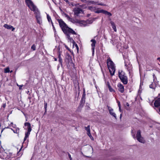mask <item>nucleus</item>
<instances>
[{"instance_id": "obj_30", "label": "nucleus", "mask_w": 160, "mask_h": 160, "mask_svg": "<svg viewBox=\"0 0 160 160\" xmlns=\"http://www.w3.org/2000/svg\"><path fill=\"white\" fill-rule=\"evenodd\" d=\"M31 49L34 51L36 49V46L34 44H33L31 47Z\"/></svg>"}, {"instance_id": "obj_38", "label": "nucleus", "mask_w": 160, "mask_h": 160, "mask_svg": "<svg viewBox=\"0 0 160 160\" xmlns=\"http://www.w3.org/2000/svg\"><path fill=\"white\" fill-rule=\"evenodd\" d=\"M3 151V149L2 148H1V146H0V152H2Z\"/></svg>"}, {"instance_id": "obj_3", "label": "nucleus", "mask_w": 160, "mask_h": 160, "mask_svg": "<svg viewBox=\"0 0 160 160\" xmlns=\"http://www.w3.org/2000/svg\"><path fill=\"white\" fill-rule=\"evenodd\" d=\"M107 63L111 75H113L115 71V66L114 64L109 57L107 59Z\"/></svg>"}, {"instance_id": "obj_46", "label": "nucleus", "mask_w": 160, "mask_h": 160, "mask_svg": "<svg viewBox=\"0 0 160 160\" xmlns=\"http://www.w3.org/2000/svg\"><path fill=\"white\" fill-rule=\"evenodd\" d=\"M54 60L55 61H57V59L56 58H54Z\"/></svg>"}, {"instance_id": "obj_25", "label": "nucleus", "mask_w": 160, "mask_h": 160, "mask_svg": "<svg viewBox=\"0 0 160 160\" xmlns=\"http://www.w3.org/2000/svg\"><path fill=\"white\" fill-rule=\"evenodd\" d=\"M150 88L152 89H155V84L154 83H152L149 85Z\"/></svg>"}, {"instance_id": "obj_45", "label": "nucleus", "mask_w": 160, "mask_h": 160, "mask_svg": "<svg viewBox=\"0 0 160 160\" xmlns=\"http://www.w3.org/2000/svg\"><path fill=\"white\" fill-rule=\"evenodd\" d=\"M159 114H160V107H159Z\"/></svg>"}, {"instance_id": "obj_36", "label": "nucleus", "mask_w": 160, "mask_h": 160, "mask_svg": "<svg viewBox=\"0 0 160 160\" xmlns=\"http://www.w3.org/2000/svg\"><path fill=\"white\" fill-rule=\"evenodd\" d=\"M117 102L118 103V107H121L120 103V102L119 101H118Z\"/></svg>"}, {"instance_id": "obj_10", "label": "nucleus", "mask_w": 160, "mask_h": 160, "mask_svg": "<svg viewBox=\"0 0 160 160\" xmlns=\"http://www.w3.org/2000/svg\"><path fill=\"white\" fill-rule=\"evenodd\" d=\"M108 108L110 114L111 116L115 118V119H117V116L116 113L114 112L113 109L111 107L108 106Z\"/></svg>"}, {"instance_id": "obj_48", "label": "nucleus", "mask_w": 160, "mask_h": 160, "mask_svg": "<svg viewBox=\"0 0 160 160\" xmlns=\"http://www.w3.org/2000/svg\"><path fill=\"white\" fill-rule=\"evenodd\" d=\"M8 157V156H7V158H8V159H9V158H11L10 157Z\"/></svg>"}, {"instance_id": "obj_8", "label": "nucleus", "mask_w": 160, "mask_h": 160, "mask_svg": "<svg viewBox=\"0 0 160 160\" xmlns=\"http://www.w3.org/2000/svg\"><path fill=\"white\" fill-rule=\"evenodd\" d=\"M34 12L37 23L40 24L42 23V20L39 11L38 10Z\"/></svg>"}, {"instance_id": "obj_24", "label": "nucleus", "mask_w": 160, "mask_h": 160, "mask_svg": "<svg viewBox=\"0 0 160 160\" xmlns=\"http://www.w3.org/2000/svg\"><path fill=\"white\" fill-rule=\"evenodd\" d=\"M104 10H103V9H101V10H96L95 12V13H103Z\"/></svg>"}, {"instance_id": "obj_17", "label": "nucleus", "mask_w": 160, "mask_h": 160, "mask_svg": "<svg viewBox=\"0 0 160 160\" xmlns=\"http://www.w3.org/2000/svg\"><path fill=\"white\" fill-rule=\"evenodd\" d=\"M89 2H91V4H98V5H100L101 6H105V5L103 3H99L98 2H95L93 1H89Z\"/></svg>"}, {"instance_id": "obj_20", "label": "nucleus", "mask_w": 160, "mask_h": 160, "mask_svg": "<svg viewBox=\"0 0 160 160\" xmlns=\"http://www.w3.org/2000/svg\"><path fill=\"white\" fill-rule=\"evenodd\" d=\"M31 131H30L29 130V131H28V132H27L25 133V138H24V141H25L27 138H28L29 136V135L30 134V132Z\"/></svg>"}, {"instance_id": "obj_13", "label": "nucleus", "mask_w": 160, "mask_h": 160, "mask_svg": "<svg viewBox=\"0 0 160 160\" xmlns=\"http://www.w3.org/2000/svg\"><path fill=\"white\" fill-rule=\"evenodd\" d=\"M3 27L9 30L11 29L12 31H14L15 29V28H14L11 25H8L7 24H5L4 25Z\"/></svg>"}, {"instance_id": "obj_18", "label": "nucleus", "mask_w": 160, "mask_h": 160, "mask_svg": "<svg viewBox=\"0 0 160 160\" xmlns=\"http://www.w3.org/2000/svg\"><path fill=\"white\" fill-rule=\"evenodd\" d=\"M11 129L14 133H18L19 132V129L18 128L14 127L13 128H12Z\"/></svg>"}, {"instance_id": "obj_15", "label": "nucleus", "mask_w": 160, "mask_h": 160, "mask_svg": "<svg viewBox=\"0 0 160 160\" xmlns=\"http://www.w3.org/2000/svg\"><path fill=\"white\" fill-rule=\"evenodd\" d=\"M24 125L25 126L27 127V128L28 129V131H29V130H30V131L32 130V128L31 127V124L30 123L25 122L24 123Z\"/></svg>"}, {"instance_id": "obj_4", "label": "nucleus", "mask_w": 160, "mask_h": 160, "mask_svg": "<svg viewBox=\"0 0 160 160\" xmlns=\"http://www.w3.org/2000/svg\"><path fill=\"white\" fill-rule=\"evenodd\" d=\"M118 73L119 77L122 82L124 84H126L128 82V78L125 75L124 72L122 71H119Z\"/></svg>"}, {"instance_id": "obj_35", "label": "nucleus", "mask_w": 160, "mask_h": 160, "mask_svg": "<svg viewBox=\"0 0 160 160\" xmlns=\"http://www.w3.org/2000/svg\"><path fill=\"white\" fill-rule=\"evenodd\" d=\"M88 1L86 2V3L87 4H88V5H90L91 4V2H89V1Z\"/></svg>"}, {"instance_id": "obj_26", "label": "nucleus", "mask_w": 160, "mask_h": 160, "mask_svg": "<svg viewBox=\"0 0 160 160\" xmlns=\"http://www.w3.org/2000/svg\"><path fill=\"white\" fill-rule=\"evenodd\" d=\"M90 125H88L87 127H85V130L87 131V132L88 133L90 132Z\"/></svg>"}, {"instance_id": "obj_16", "label": "nucleus", "mask_w": 160, "mask_h": 160, "mask_svg": "<svg viewBox=\"0 0 160 160\" xmlns=\"http://www.w3.org/2000/svg\"><path fill=\"white\" fill-rule=\"evenodd\" d=\"M110 23L111 25L112 28L114 30V31L115 32H116L117 31V28H116V27L115 25L114 22L111 21L110 22Z\"/></svg>"}, {"instance_id": "obj_34", "label": "nucleus", "mask_w": 160, "mask_h": 160, "mask_svg": "<svg viewBox=\"0 0 160 160\" xmlns=\"http://www.w3.org/2000/svg\"><path fill=\"white\" fill-rule=\"evenodd\" d=\"M68 157H69V158H70V160H72V158L71 157V155H70V154L69 153H68Z\"/></svg>"}, {"instance_id": "obj_47", "label": "nucleus", "mask_w": 160, "mask_h": 160, "mask_svg": "<svg viewBox=\"0 0 160 160\" xmlns=\"http://www.w3.org/2000/svg\"><path fill=\"white\" fill-rule=\"evenodd\" d=\"M153 78H154V77H155V75H154V74H153Z\"/></svg>"}, {"instance_id": "obj_14", "label": "nucleus", "mask_w": 160, "mask_h": 160, "mask_svg": "<svg viewBox=\"0 0 160 160\" xmlns=\"http://www.w3.org/2000/svg\"><path fill=\"white\" fill-rule=\"evenodd\" d=\"M154 105L155 107H160V98H158L155 101Z\"/></svg>"}, {"instance_id": "obj_28", "label": "nucleus", "mask_w": 160, "mask_h": 160, "mask_svg": "<svg viewBox=\"0 0 160 160\" xmlns=\"http://www.w3.org/2000/svg\"><path fill=\"white\" fill-rule=\"evenodd\" d=\"M87 134L92 140H94L92 136L90 133V132H89L88 133H87Z\"/></svg>"}, {"instance_id": "obj_5", "label": "nucleus", "mask_w": 160, "mask_h": 160, "mask_svg": "<svg viewBox=\"0 0 160 160\" xmlns=\"http://www.w3.org/2000/svg\"><path fill=\"white\" fill-rule=\"evenodd\" d=\"M133 138H136L137 140L141 143H144L145 142V141L143 137H142L141 135V132L140 130L137 131L136 137L134 134L132 135Z\"/></svg>"}, {"instance_id": "obj_27", "label": "nucleus", "mask_w": 160, "mask_h": 160, "mask_svg": "<svg viewBox=\"0 0 160 160\" xmlns=\"http://www.w3.org/2000/svg\"><path fill=\"white\" fill-rule=\"evenodd\" d=\"M47 18L48 22H50V21H52L51 19L50 16L48 14H47Z\"/></svg>"}, {"instance_id": "obj_21", "label": "nucleus", "mask_w": 160, "mask_h": 160, "mask_svg": "<svg viewBox=\"0 0 160 160\" xmlns=\"http://www.w3.org/2000/svg\"><path fill=\"white\" fill-rule=\"evenodd\" d=\"M107 85L109 90L110 92H112L114 91V90L112 88L108 82H107Z\"/></svg>"}, {"instance_id": "obj_37", "label": "nucleus", "mask_w": 160, "mask_h": 160, "mask_svg": "<svg viewBox=\"0 0 160 160\" xmlns=\"http://www.w3.org/2000/svg\"><path fill=\"white\" fill-rule=\"evenodd\" d=\"M17 85L19 87V89H21L22 86H23L22 85H18V84H17Z\"/></svg>"}, {"instance_id": "obj_43", "label": "nucleus", "mask_w": 160, "mask_h": 160, "mask_svg": "<svg viewBox=\"0 0 160 160\" xmlns=\"http://www.w3.org/2000/svg\"><path fill=\"white\" fill-rule=\"evenodd\" d=\"M51 23H52V26L53 27H53H54V25H53V22H52V21H51Z\"/></svg>"}, {"instance_id": "obj_31", "label": "nucleus", "mask_w": 160, "mask_h": 160, "mask_svg": "<svg viewBox=\"0 0 160 160\" xmlns=\"http://www.w3.org/2000/svg\"><path fill=\"white\" fill-rule=\"evenodd\" d=\"M59 61L60 62V63L61 64H62V58H60L59 59Z\"/></svg>"}, {"instance_id": "obj_41", "label": "nucleus", "mask_w": 160, "mask_h": 160, "mask_svg": "<svg viewBox=\"0 0 160 160\" xmlns=\"http://www.w3.org/2000/svg\"><path fill=\"white\" fill-rule=\"evenodd\" d=\"M6 107V104L4 103L3 104V107L4 108Z\"/></svg>"}, {"instance_id": "obj_44", "label": "nucleus", "mask_w": 160, "mask_h": 160, "mask_svg": "<svg viewBox=\"0 0 160 160\" xmlns=\"http://www.w3.org/2000/svg\"><path fill=\"white\" fill-rule=\"evenodd\" d=\"M157 60H158L160 62V58H157Z\"/></svg>"}, {"instance_id": "obj_33", "label": "nucleus", "mask_w": 160, "mask_h": 160, "mask_svg": "<svg viewBox=\"0 0 160 160\" xmlns=\"http://www.w3.org/2000/svg\"><path fill=\"white\" fill-rule=\"evenodd\" d=\"M64 0L65 1V2H67V3H68L70 5H71V3H69V1H68V0Z\"/></svg>"}, {"instance_id": "obj_49", "label": "nucleus", "mask_w": 160, "mask_h": 160, "mask_svg": "<svg viewBox=\"0 0 160 160\" xmlns=\"http://www.w3.org/2000/svg\"><path fill=\"white\" fill-rule=\"evenodd\" d=\"M47 109H45V112H47Z\"/></svg>"}, {"instance_id": "obj_7", "label": "nucleus", "mask_w": 160, "mask_h": 160, "mask_svg": "<svg viewBox=\"0 0 160 160\" xmlns=\"http://www.w3.org/2000/svg\"><path fill=\"white\" fill-rule=\"evenodd\" d=\"M71 4L72 6L75 5L77 7L76 8H75L73 10V11L75 15L76 16H78L79 14L83 13L82 10L78 7L79 5V4H74L72 3H71Z\"/></svg>"}, {"instance_id": "obj_51", "label": "nucleus", "mask_w": 160, "mask_h": 160, "mask_svg": "<svg viewBox=\"0 0 160 160\" xmlns=\"http://www.w3.org/2000/svg\"><path fill=\"white\" fill-rule=\"evenodd\" d=\"M122 117V114H121L120 116V118H121Z\"/></svg>"}, {"instance_id": "obj_11", "label": "nucleus", "mask_w": 160, "mask_h": 160, "mask_svg": "<svg viewBox=\"0 0 160 160\" xmlns=\"http://www.w3.org/2000/svg\"><path fill=\"white\" fill-rule=\"evenodd\" d=\"M91 41L92 42V43L91 44V46L92 47V53H94L95 47V44L96 43V41L95 39H92L91 40Z\"/></svg>"}, {"instance_id": "obj_12", "label": "nucleus", "mask_w": 160, "mask_h": 160, "mask_svg": "<svg viewBox=\"0 0 160 160\" xmlns=\"http://www.w3.org/2000/svg\"><path fill=\"white\" fill-rule=\"evenodd\" d=\"M118 90L121 93H123L124 91V87L121 83H119L118 85Z\"/></svg>"}, {"instance_id": "obj_23", "label": "nucleus", "mask_w": 160, "mask_h": 160, "mask_svg": "<svg viewBox=\"0 0 160 160\" xmlns=\"http://www.w3.org/2000/svg\"><path fill=\"white\" fill-rule=\"evenodd\" d=\"M103 13L109 16H111L112 15L111 13L105 10H104Z\"/></svg>"}, {"instance_id": "obj_32", "label": "nucleus", "mask_w": 160, "mask_h": 160, "mask_svg": "<svg viewBox=\"0 0 160 160\" xmlns=\"http://www.w3.org/2000/svg\"><path fill=\"white\" fill-rule=\"evenodd\" d=\"M44 108L45 109H46V108H47V104L46 102H45L44 103Z\"/></svg>"}, {"instance_id": "obj_42", "label": "nucleus", "mask_w": 160, "mask_h": 160, "mask_svg": "<svg viewBox=\"0 0 160 160\" xmlns=\"http://www.w3.org/2000/svg\"><path fill=\"white\" fill-rule=\"evenodd\" d=\"M126 105L127 106L129 107V104L128 103H126Z\"/></svg>"}, {"instance_id": "obj_39", "label": "nucleus", "mask_w": 160, "mask_h": 160, "mask_svg": "<svg viewBox=\"0 0 160 160\" xmlns=\"http://www.w3.org/2000/svg\"><path fill=\"white\" fill-rule=\"evenodd\" d=\"M58 58H61V54L60 53H59V54H58Z\"/></svg>"}, {"instance_id": "obj_22", "label": "nucleus", "mask_w": 160, "mask_h": 160, "mask_svg": "<svg viewBox=\"0 0 160 160\" xmlns=\"http://www.w3.org/2000/svg\"><path fill=\"white\" fill-rule=\"evenodd\" d=\"M88 9L92 11H94V12L96 10V8L95 7H93L92 6H89L88 7Z\"/></svg>"}, {"instance_id": "obj_53", "label": "nucleus", "mask_w": 160, "mask_h": 160, "mask_svg": "<svg viewBox=\"0 0 160 160\" xmlns=\"http://www.w3.org/2000/svg\"><path fill=\"white\" fill-rule=\"evenodd\" d=\"M22 147L21 148V149H20V150L22 149Z\"/></svg>"}, {"instance_id": "obj_2", "label": "nucleus", "mask_w": 160, "mask_h": 160, "mask_svg": "<svg viewBox=\"0 0 160 160\" xmlns=\"http://www.w3.org/2000/svg\"><path fill=\"white\" fill-rule=\"evenodd\" d=\"M64 16L69 21L73 23L76 24L77 25L81 27H85L88 26V24L92 23L93 22V21L92 20L85 21L74 19L70 18L68 15L66 13L64 14Z\"/></svg>"}, {"instance_id": "obj_52", "label": "nucleus", "mask_w": 160, "mask_h": 160, "mask_svg": "<svg viewBox=\"0 0 160 160\" xmlns=\"http://www.w3.org/2000/svg\"><path fill=\"white\" fill-rule=\"evenodd\" d=\"M12 72V71H10V72L11 73Z\"/></svg>"}, {"instance_id": "obj_29", "label": "nucleus", "mask_w": 160, "mask_h": 160, "mask_svg": "<svg viewBox=\"0 0 160 160\" xmlns=\"http://www.w3.org/2000/svg\"><path fill=\"white\" fill-rule=\"evenodd\" d=\"M9 69L8 67H7L4 69V72L5 73H8L9 72Z\"/></svg>"}, {"instance_id": "obj_1", "label": "nucleus", "mask_w": 160, "mask_h": 160, "mask_svg": "<svg viewBox=\"0 0 160 160\" xmlns=\"http://www.w3.org/2000/svg\"><path fill=\"white\" fill-rule=\"evenodd\" d=\"M58 21L59 23L60 27L61 28L63 32L66 34L67 38L68 40L70 42L73 43V44L77 48L78 50V47L77 44L75 43V42L73 40L72 38L74 35H76L77 33L72 28L68 27L66 24L61 19H58Z\"/></svg>"}, {"instance_id": "obj_6", "label": "nucleus", "mask_w": 160, "mask_h": 160, "mask_svg": "<svg viewBox=\"0 0 160 160\" xmlns=\"http://www.w3.org/2000/svg\"><path fill=\"white\" fill-rule=\"evenodd\" d=\"M26 5L30 9V10L34 12L38 10L34 4L33 2L31 0H27L25 2Z\"/></svg>"}, {"instance_id": "obj_9", "label": "nucleus", "mask_w": 160, "mask_h": 160, "mask_svg": "<svg viewBox=\"0 0 160 160\" xmlns=\"http://www.w3.org/2000/svg\"><path fill=\"white\" fill-rule=\"evenodd\" d=\"M125 66L126 68L129 72V73H130L132 69V65L130 64V62L129 61H128V62H126V61H125Z\"/></svg>"}, {"instance_id": "obj_19", "label": "nucleus", "mask_w": 160, "mask_h": 160, "mask_svg": "<svg viewBox=\"0 0 160 160\" xmlns=\"http://www.w3.org/2000/svg\"><path fill=\"white\" fill-rule=\"evenodd\" d=\"M31 131H30L29 130V131H28V132H27L25 133V138H24V141H25L27 138H28L29 136V135L30 134V132Z\"/></svg>"}, {"instance_id": "obj_40", "label": "nucleus", "mask_w": 160, "mask_h": 160, "mask_svg": "<svg viewBox=\"0 0 160 160\" xmlns=\"http://www.w3.org/2000/svg\"><path fill=\"white\" fill-rule=\"evenodd\" d=\"M119 111L120 112H121V107H119Z\"/></svg>"}, {"instance_id": "obj_50", "label": "nucleus", "mask_w": 160, "mask_h": 160, "mask_svg": "<svg viewBox=\"0 0 160 160\" xmlns=\"http://www.w3.org/2000/svg\"><path fill=\"white\" fill-rule=\"evenodd\" d=\"M53 29H54V30L55 31V27H53Z\"/></svg>"}]
</instances>
